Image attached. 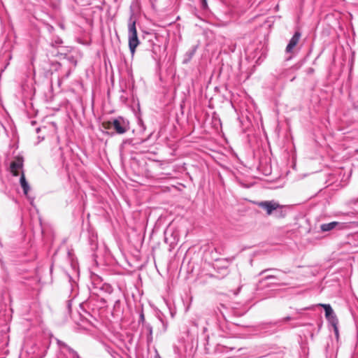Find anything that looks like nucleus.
Listing matches in <instances>:
<instances>
[{"label": "nucleus", "mask_w": 358, "mask_h": 358, "mask_svg": "<svg viewBox=\"0 0 358 358\" xmlns=\"http://www.w3.org/2000/svg\"><path fill=\"white\" fill-rule=\"evenodd\" d=\"M136 24V20L134 17V14L131 13L128 20V43L129 48L132 55H134L136 48L140 44Z\"/></svg>", "instance_id": "f257e3e1"}, {"label": "nucleus", "mask_w": 358, "mask_h": 358, "mask_svg": "<svg viewBox=\"0 0 358 358\" xmlns=\"http://www.w3.org/2000/svg\"><path fill=\"white\" fill-rule=\"evenodd\" d=\"M262 209L266 210L268 215L276 214L277 216H282V206L275 201H264L257 203Z\"/></svg>", "instance_id": "f03ea898"}, {"label": "nucleus", "mask_w": 358, "mask_h": 358, "mask_svg": "<svg viewBox=\"0 0 358 358\" xmlns=\"http://www.w3.org/2000/svg\"><path fill=\"white\" fill-rule=\"evenodd\" d=\"M69 355L72 357V358H80V357H79V355H78V352H77L76 350H73L69 353Z\"/></svg>", "instance_id": "f3484780"}, {"label": "nucleus", "mask_w": 358, "mask_h": 358, "mask_svg": "<svg viewBox=\"0 0 358 358\" xmlns=\"http://www.w3.org/2000/svg\"><path fill=\"white\" fill-rule=\"evenodd\" d=\"M270 270H277L276 268H268V269H264L262 271H261L259 273V275H262L263 273H266L267 271H270Z\"/></svg>", "instance_id": "412c9836"}, {"label": "nucleus", "mask_w": 358, "mask_h": 358, "mask_svg": "<svg viewBox=\"0 0 358 358\" xmlns=\"http://www.w3.org/2000/svg\"><path fill=\"white\" fill-rule=\"evenodd\" d=\"M292 319V318L291 317L287 316V317H285L282 318V320H278V321H277V322H274L273 324L274 325H276V324H278L279 323H281V322H288V321L291 320Z\"/></svg>", "instance_id": "4468645a"}, {"label": "nucleus", "mask_w": 358, "mask_h": 358, "mask_svg": "<svg viewBox=\"0 0 358 358\" xmlns=\"http://www.w3.org/2000/svg\"><path fill=\"white\" fill-rule=\"evenodd\" d=\"M64 350H66L69 353H70L73 349L71 348L68 345H66V347L64 348Z\"/></svg>", "instance_id": "4be33fe9"}, {"label": "nucleus", "mask_w": 358, "mask_h": 358, "mask_svg": "<svg viewBox=\"0 0 358 358\" xmlns=\"http://www.w3.org/2000/svg\"><path fill=\"white\" fill-rule=\"evenodd\" d=\"M273 278H276V277L275 275H268L264 277L263 280H268L273 279Z\"/></svg>", "instance_id": "aec40b11"}, {"label": "nucleus", "mask_w": 358, "mask_h": 358, "mask_svg": "<svg viewBox=\"0 0 358 358\" xmlns=\"http://www.w3.org/2000/svg\"><path fill=\"white\" fill-rule=\"evenodd\" d=\"M196 50V46L192 47L191 49H189L185 55L183 57V64H187L190 62V60L192 59L193 56L194 55Z\"/></svg>", "instance_id": "9b49d317"}, {"label": "nucleus", "mask_w": 358, "mask_h": 358, "mask_svg": "<svg viewBox=\"0 0 358 358\" xmlns=\"http://www.w3.org/2000/svg\"><path fill=\"white\" fill-rule=\"evenodd\" d=\"M69 74H70V71L68 72V73L66 74V76H68Z\"/></svg>", "instance_id": "a878e982"}, {"label": "nucleus", "mask_w": 358, "mask_h": 358, "mask_svg": "<svg viewBox=\"0 0 358 358\" xmlns=\"http://www.w3.org/2000/svg\"><path fill=\"white\" fill-rule=\"evenodd\" d=\"M141 322L142 324L145 323V316H144L143 311H141V313H140V315H139V323H141Z\"/></svg>", "instance_id": "a211bd4d"}, {"label": "nucleus", "mask_w": 358, "mask_h": 358, "mask_svg": "<svg viewBox=\"0 0 358 358\" xmlns=\"http://www.w3.org/2000/svg\"><path fill=\"white\" fill-rule=\"evenodd\" d=\"M62 43V40L59 38H57L54 41L51 42V45L53 47H57V46L60 45Z\"/></svg>", "instance_id": "ddd939ff"}, {"label": "nucleus", "mask_w": 358, "mask_h": 358, "mask_svg": "<svg viewBox=\"0 0 358 358\" xmlns=\"http://www.w3.org/2000/svg\"><path fill=\"white\" fill-rule=\"evenodd\" d=\"M334 329V331L336 336L338 335V325L333 326Z\"/></svg>", "instance_id": "b1692460"}, {"label": "nucleus", "mask_w": 358, "mask_h": 358, "mask_svg": "<svg viewBox=\"0 0 358 358\" xmlns=\"http://www.w3.org/2000/svg\"><path fill=\"white\" fill-rule=\"evenodd\" d=\"M301 38V33L299 31H296L293 36L291 38V39L289 41V43L287 44L285 51L287 53H291L293 51V49L294 47L298 44L299 40Z\"/></svg>", "instance_id": "423d86ee"}, {"label": "nucleus", "mask_w": 358, "mask_h": 358, "mask_svg": "<svg viewBox=\"0 0 358 358\" xmlns=\"http://www.w3.org/2000/svg\"><path fill=\"white\" fill-rule=\"evenodd\" d=\"M343 226H344L343 223H341L338 222H331L329 223L322 224L320 226V229L322 231H324V232L329 231L335 229L337 227H338L339 229H343Z\"/></svg>", "instance_id": "6e6552de"}, {"label": "nucleus", "mask_w": 358, "mask_h": 358, "mask_svg": "<svg viewBox=\"0 0 358 358\" xmlns=\"http://www.w3.org/2000/svg\"><path fill=\"white\" fill-rule=\"evenodd\" d=\"M318 306H322L324 309L325 317L332 326L338 324V320L329 304L320 303Z\"/></svg>", "instance_id": "39448f33"}, {"label": "nucleus", "mask_w": 358, "mask_h": 358, "mask_svg": "<svg viewBox=\"0 0 358 358\" xmlns=\"http://www.w3.org/2000/svg\"><path fill=\"white\" fill-rule=\"evenodd\" d=\"M57 343L61 349H64V348L66 347L67 345L66 343L59 339H57Z\"/></svg>", "instance_id": "dca6fc26"}, {"label": "nucleus", "mask_w": 358, "mask_h": 358, "mask_svg": "<svg viewBox=\"0 0 358 358\" xmlns=\"http://www.w3.org/2000/svg\"><path fill=\"white\" fill-rule=\"evenodd\" d=\"M201 8L203 10H206L208 8L207 0H201Z\"/></svg>", "instance_id": "6ab92c4d"}, {"label": "nucleus", "mask_w": 358, "mask_h": 358, "mask_svg": "<svg viewBox=\"0 0 358 358\" xmlns=\"http://www.w3.org/2000/svg\"><path fill=\"white\" fill-rule=\"evenodd\" d=\"M67 308H68L69 311H71V300L67 301Z\"/></svg>", "instance_id": "5701e85b"}, {"label": "nucleus", "mask_w": 358, "mask_h": 358, "mask_svg": "<svg viewBox=\"0 0 358 358\" xmlns=\"http://www.w3.org/2000/svg\"><path fill=\"white\" fill-rule=\"evenodd\" d=\"M106 129L113 128L118 134H123L129 129V124L122 117H118L112 121H108L103 124Z\"/></svg>", "instance_id": "7ed1b4c3"}, {"label": "nucleus", "mask_w": 358, "mask_h": 358, "mask_svg": "<svg viewBox=\"0 0 358 358\" xmlns=\"http://www.w3.org/2000/svg\"><path fill=\"white\" fill-rule=\"evenodd\" d=\"M217 272L218 273L221 274V276L220 277L217 276L216 278H219V279H222L229 274V268L227 266H223V267H218L217 269Z\"/></svg>", "instance_id": "f8f14e48"}, {"label": "nucleus", "mask_w": 358, "mask_h": 358, "mask_svg": "<svg viewBox=\"0 0 358 358\" xmlns=\"http://www.w3.org/2000/svg\"><path fill=\"white\" fill-rule=\"evenodd\" d=\"M20 183L22 188L23 189L24 194L25 195H27L28 192L30 189V187H29L28 182L27 181L26 178H25V176H24V173L23 171H22V173L20 174Z\"/></svg>", "instance_id": "9d476101"}, {"label": "nucleus", "mask_w": 358, "mask_h": 358, "mask_svg": "<svg viewBox=\"0 0 358 358\" xmlns=\"http://www.w3.org/2000/svg\"><path fill=\"white\" fill-rule=\"evenodd\" d=\"M259 358H265V357H259Z\"/></svg>", "instance_id": "bb28decb"}, {"label": "nucleus", "mask_w": 358, "mask_h": 358, "mask_svg": "<svg viewBox=\"0 0 358 358\" xmlns=\"http://www.w3.org/2000/svg\"><path fill=\"white\" fill-rule=\"evenodd\" d=\"M98 280H99V277H97V276L93 279V282H92V285H93L92 292H93V294H99L98 290L101 291L103 289H105L106 292H110V286H108V285H103V284L99 285V282H96Z\"/></svg>", "instance_id": "0eeeda50"}, {"label": "nucleus", "mask_w": 358, "mask_h": 358, "mask_svg": "<svg viewBox=\"0 0 358 358\" xmlns=\"http://www.w3.org/2000/svg\"><path fill=\"white\" fill-rule=\"evenodd\" d=\"M357 203L356 200H350L349 201H347L344 203V206H346L348 208L352 209V210L348 211V212H338L339 215H348L351 217H354L356 215V212L352 209V206L355 205Z\"/></svg>", "instance_id": "1a4fd4ad"}, {"label": "nucleus", "mask_w": 358, "mask_h": 358, "mask_svg": "<svg viewBox=\"0 0 358 358\" xmlns=\"http://www.w3.org/2000/svg\"><path fill=\"white\" fill-rule=\"evenodd\" d=\"M207 329L206 327L203 328V331H206Z\"/></svg>", "instance_id": "393cba45"}, {"label": "nucleus", "mask_w": 358, "mask_h": 358, "mask_svg": "<svg viewBox=\"0 0 358 358\" xmlns=\"http://www.w3.org/2000/svg\"><path fill=\"white\" fill-rule=\"evenodd\" d=\"M23 162V157L20 156L16 157L15 159L11 162L9 169L13 176H18L20 172L22 171Z\"/></svg>", "instance_id": "20e7f679"}, {"label": "nucleus", "mask_w": 358, "mask_h": 358, "mask_svg": "<svg viewBox=\"0 0 358 358\" xmlns=\"http://www.w3.org/2000/svg\"><path fill=\"white\" fill-rule=\"evenodd\" d=\"M145 327L148 331V334H149V336H148V339H152V327L150 325V324H146L145 325Z\"/></svg>", "instance_id": "2eb2a0df"}]
</instances>
